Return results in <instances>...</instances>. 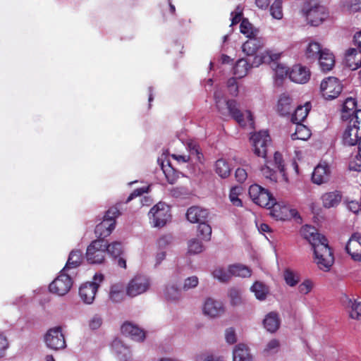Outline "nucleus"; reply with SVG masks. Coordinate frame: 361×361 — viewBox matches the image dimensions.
<instances>
[{
  "label": "nucleus",
  "mask_w": 361,
  "mask_h": 361,
  "mask_svg": "<svg viewBox=\"0 0 361 361\" xmlns=\"http://www.w3.org/2000/svg\"><path fill=\"white\" fill-rule=\"evenodd\" d=\"M295 124L296 126L295 133L291 134L292 140H307L311 135L310 130L305 125L302 123Z\"/></svg>",
  "instance_id": "nucleus-36"
},
{
  "label": "nucleus",
  "mask_w": 361,
  "mask_h": 361,
  "mask_svg": "<svg viewBox=\"0 0 361 361\" xmlns=\"http://www.w3.org/2000/svg\"><path fill=\"white\" fill-rule=\"evenodd\" d=\"M149 286V279L147 276L137 275L129 282L126 292L129 296L135 297L146 292Z\"/></svg>",
  "instance_id": "nucleus-12"
},
{
  "label": "nucleus",
  "mask_w": 361,
  "mask_h": 361,
  "mask_svg": "<svg viewBox=\"0 0 361 361\" xmlns=\"http://www.w3.org/2000/svg\"><path fill=\"white\" fill-rule=\"evenodd\" d=\"M279 342L276 339L271 340L267 345L264 351L269 353H274L278 351Z\"/></svg>",
  "instance_id": "nucleus-58"
},
{
  "label": "nucleus",
  "mask_w": 361,
  "mask_h": 361,
  "mask_svg": "<svg viewBox=\"0 0 361 361\" xmlns=\"http://www.w3.org/2000/svg\"><path fill=\"white\" fill-rule=\"evenodd\" d=\"M279 55L277 54L269 56L270 60L272 61L271 66L275 72V77L282 80L286 77L290 72L288 71V67L276 61Z\"/></svg>",
  "instance_id": "nucleus-28"
},
{
  "label": "nucleus",
  "mask_w": 361,
  "mask_h": 361,
  "mask_svg": "<svg viewBox=\"0 0 361 361\" xmlns=\"http://www.w3.org/2000/svg\"><path fill=\"white\" fill-rule=\"evenodd\" d=\"M346 63L352 70L361 66V51L356 48H350L345 54Z\"/></svg>",
  "instance_id": "nucleus-24"
},
{
  "label": "nucleus",
  "mask_w": 361,
  "mask_h": 361,
  "mask_svg": "<svg viewBox=\"0 0 361 361\" xmlns=\"http://www.w3.org/2000/svg\"><path fill=\"white\" fill-rule=\"evenodd\" d=\"M121 214L116 207L109 208L104 216L103 221L95 227L94 233L97 239H103L109 236L115 228L116 218Z\"/></svg>",
  "instance_id": "nucleus-3"
},
{
  "label": "nucleus",
  "mask_w": 361,
  "mask_h": 361,
  "mask_svg": "<svg viewBox=\"0 0 361 361\" xmlns=\"http://www.w3.org/2000/svg\"><path fill=\"white\" fill-rule=\"evenodd\" d=\"M235 176L237 181L243 183L247 179V173L245 169L238 168L235 171Z\"/></svg>",
  "instance_id": "nucleus-64"
},
{
  "label": "nucleus",
  "mask_w": 361,
  "mask_h": 361,
  "mask_svg": "<svg viewBox=\"0 0 361 361\" xmlns=\"http://www.w3.org/2000/svg\"><path fill=\"white\" fill-rule=\"evenodd\" d=\"M342 90L343 85L340 80L335 77H328L324 79L320 85V91L326 99L336 98Z\"/></svg>",
  "instance_id": "nucleus-10"
},
{
  "label": "nucleus",
  "mask_w": 361,
  "mask_h": 361,
  "mask_svg": "<svg viewBox=\"0 0 361 361\" xmlns=\"http://www.w3.org/2000/svg\"><path fill=\"white\" fill-rule=\"evenodd\" d=\"M203 312L210 317H219L224 312V305L221 301L209 298L204 302Z\"/></svg>",
  "instance_id": "nucleus-15"
},
{
  "label": "nucleus",
  "mask_w": 361,
  "mask_h": 361,
  "mask_svg": "<svg viewBox=\"0 0 361 361\" xmlns=\"http://www.w3.org/2000/svg\"><path fill=\"white\" fill-rule=\"evenodd\" d=\"M110 298L114 302H120L123 299V292L118 290L116 286H112L110 290Z\"/></svg>",
  "instance_id": "nucleus-56"
},
{
  "label": "nucleus",
  "mask_w": 361,
  "mask_h": 361,
  "mask_svg": "<svg viewBox=\"0 0 361 361\" xmlns=\"http://www.w3.org/2000/svg\"><path fill=\"white\" fill-rule=\"evenodd\" d=\"M82 259V252L79 250H72L69 255L68 261L63 267V271H70L80 266Z\"/></svg>",
  "instance_id": "nucleus-30"
},
{
  "label": "nucleus",
  "mask_w": 361,
  "mask_h": 361,
  "mask_svg": "<svg viewBox=\"0 0 361 361\" xmlns=\"http://www.w3.org/2000/svg\"><path fill=\"white\" fill-rule=\"evenodd\" d=\"M215 171L221 178H226L231 173V168L225 159H219L216 161Z\"/></svg>",
  "instance_id": "nucleus-38"
},
{
  "label": "nucleus",
  "mask_w": 361,
  "mask_h": 361,
  "mask_svg": "<svg viewBox=\"0 0 361 361\" xmlns=\"http://www.w3.org/2000/svg\"><path fill=\"white\" fill-rule=\"evenodd\" d=\"M230 302L233 306H238L243 303L241 291L236 288H231L228 291Z\"/></svg>",
  "instance_id": "nucleus-42"
},
{
  "label": "nucleus",
  "mask_w": 361,
  "mask_h": 361,
  "mask_svg": "<svg viewBox=\"0 0 361 361\" xmlns=\"http://www.w3.org/2000/svg\"><path fill=\"white\" fill-rule=\"evenodd\" d=\"M121 331L123 335L137 342L143 341L145 338V332L130 322H125L121 326Z\"/></svg>",
  "instance_id": "nucleus-14"
},
{
  "label": "nucleus",
  "mask_w": 361,
  "mask_h": 361,
  "mask_svg": "<svg viewBox=\"0 0 361 361\" xmlns=\"http://www.w3.org/2000/svg\"><path fill=\"white\" fill-rule=\"evenodd\" d=\"M148 187H142L140 188H137L133 190V192L128 196V197L126 200V203L130 202L133 198L140 196L142 194L148 192Z\"/></svg>",
  "instance_id": "nucleus-62"
},
{
  "label": "nucleus",
  "mask_w": 361,
  "mask_h": 361,
  "mask_svg": "<svg viewBox=\"0 0 361 361\" xmlns=\"http://www.w3.org/2000/svg\"><path fill=\"white\" fill-rule=\"evenodd\" d=\"M104 280L102 274H96L94 276V281L82 284L79 289V295L81 300L86 304H92L95 298L99 283Z\"/></svg>",
  "instance_id": "nucleus-6"
},
{
  "label": "nucleus",
  "mask_w": 361,
  "mask_h": 361,
  "mask_svg": "<svg viewBox=\"0 0 361 361\" xmlns=\"http://www.w3.org/2000/svg\"><path fill=\"white\" fill-rule=\"evenodd\" d=\"M165 295L170 300H178L180 297V290L175 285L168 286L165 290Z\"/></svg>",
  "instance_id": "nucleus-45"
},
{
  "label": "nucleus",
  "mask_w": 361,
  "mask_h": 361,
  "mask_svg": "<svg viewBox=\"0 0 361 361\" xmlns=\"http://www.w3.org/2000/svg\"><path fill=\"white\" fill-rule=\"evenodd\" d=\"M102 324V319L101 316L98 314H95L90 321V327L92 329H99Z\"/></svg>",
  "instance_id": "nucleus-63"
},
{
  "label": "nucleus",
  "mask_w": 361,
  "mask_h": 361,
  "mask_svg": "<svg viewBox=\"0 0 361 361\" xmlns=\"http://www.w3.org/2000/svg\"><path fill=\"white\" fill-rule=\"evenodd\" d=\"M47 347L54 350H59L66 347L64 335L61 326L49 329L44 336Z\"/></svg>",
  "instance_id": "nucleus-7"
},
{
  "label": "nucleus",
  "mask_w": 361,
  "mask_h": 361,
  "mask_svg": "<svg viewBox=\"0 0 361 361\" xmlns=\"http://www.w3.org/2000/svg\"><path fill=\"white\" fill-rule=\"evenodd\" d=\"M197 361H224V357L211 353H204L197 357Z\"/></svg>",
  "instance_id": "nucleus-52"
},
{
  "label": "nucleus",
  "mask_w": 361,
  "mask_h": 361,
  "mask_svg": "<svg viewBox=\"0 0 361 361\" xmlns=\"http://www.w3.org/2000/svg\"><path fill=\"white\" fill-rule=\"evenodd\" d=\"M148 216L154 227H162L171 218L169 207L164 202H159L151 208Z\"/></svg>",
  "instance_id": "nucleus-5"
},
{
  "label": "nucleus",
  "mask_w": 361,
  "mask_h": 361,
  "mask_svg": "<svg viewBox=\"0 0 361 361\" xmlns=\"http://www.w3.org/2000/svg\"><path fill=\"white\" fill-rule=\"evenodd\" d=\"M345 6L347 9L352 13H355L361 9L360 0H348L345 2Z\"/></svg>",
  "instance_id": "nucleus-55"
},
{
  "label": "nucleus",
  "mask_w": 361,
  "mask_h": 361,
  "mask_svg": "<svg viewBox=\"0 0 361 361\" xmlns=\"http://www.w3.org/2000/svg\"><path fill=\"white\" fill-rule=\"evenodd\" d=\"M63 269L61 271L60 274L50 283L49 290L58 295L62 296L66 295L71 290L73 281L71 274L66 273Z\"/></svg>",
  "instance_id": "nucleus-8"
},
{
  "label": "nucleus",
  "mask_w": 361,
  "mask_h": 361,
  "mask_svg": "<svg viewBox=\"0 0 361 361\" xmlns=\"http://www.w3.org/2000/svg\"><path fill=\"white\" fill-rule=\"evenodd\" d=\"M343 141L349 146L357 145V156L361 158V110L356 111L350 118L343 132Z\"/></svg>",
  "instance_id": "nucleus-2"
},
{
  "label": "nucleus",
  "mask_w": 361,
  "mask_h": 361,
  "mask_svg": "<svg viewBox=\"0 0 361 361\" xmlns=\"http://www.w3.org/2000/svg\"><path fill=\"white\" fill-rule=\"evenodd\" d=\"M274 161L275 166L279 169L280 173L284 176H285V167L283 164V160L281 154L278 152L274 153Z\"/></svg>",
  "instance_id": "nucleus-54"
},
{
  "label": "nucleus",
  "mask_w": 361,
  "mask_h": 361,
  "mask_svg": "<svg viewBox=\"0 0 361 361\" xmlns=\"http://www.w3.org/2000/svg\"><path fill=\"white\" fill-rule=\"evenodd\" d=\"M283 278L286 283L290 286H295L299 281L300 278L298 274L290 269H286L283 273Z\"/></svg>",
  "instance_id": "nucleus-44"
},
{
  "label": "nucleus",
  "mask_w": 361,
  "mask_h": 361,
  "mask_svg": "<svg viewBox=\"0 0 361 361\" xmlns=\"http://www.w3.org/2000/svg\"><path fill=\"white\" fill-rule=\"evenodd\" d=\"M292 110L293 106L291 98L286 94H281L277 104L278 113L281 116H285L289 115Z\"/></svg>",
  "instance_id": "nucleus-25"
},
{
  "label": "nucleus",
  "mask_w": 361,
  "mask_h": 361,
  "mask_svg": "<svg viewBox=\"0 0 361 361\" xmlns=\"http://www.w3.org/2000/svg\"><path fill=\"white\" fill-rule=\"evenodd\" d=\"M188 246V252L193 255L201 253L204 250L202 242L195 238L189 240Z\"/></svg>",
  "instance_id": "nucleus-46"
},
{
  "label": "nucleus",
  "mask_w": 361,
  "mask_h": 361,
  "mask_svg": "<svg viewBox=\"0 0 361 361\" xmlns=\"http://www.w3.org/2000/svg\"><path fill=\"white\" fill-rule=\"evenodd\" d=\"M350 302L351 303V311L350 312V317L355 319H361V302H357L355 301L353 302L350 300Z\"/></svg>",
  "instance_id": "nucleus-49"
},
{
  "label": "nucleus",
  "mask_w": 361,
  "mask_h": 361,
  "mask_svg": "<svg viewBox=\"0 0 361 361\" xmlns=\"http://www.w3.org/2000/svg\"><path fill=\"white\" fill-rule=\"evenodd\" d=\"M254 202L260 207L268 208L274 207L276 204V200L267 189H264L262 192H261Z\"/></svg>",
  "instance_id": "nucleus-31"
},
{
  "label": "nucleus",
  "mask_w": 361,
  "mask_h": 361,
  "mask_svg": "<svg viewBox=\"0 0 361 361\" xmlns=\"http://www.w3.org/2000/svg\"><path fill=\"white\" fill-rule=\"evenodd\" d=\"M238 195L237 189L234 188H231L229 194V199L231 202L234 206L242 207V201L238 198Z\"/></svg>",
  "instance_id": "nucleus-57"
},
{
  "label": "nucleus",
  "mask_w": 361,
  "mask_h": 361,
  "mask_svg": "<svg viewBox=\"0 0 361 361\" xmlns=\"http://www.w3.org/2000/svg\"><path fill=\"white\" fill-rule=\"evenodd\" d=\"M212 235V228L206 221L201 222L197 226V235L202 240H209Z\"/></svg>",
  "instance_id": "nucleus-40"
},
{
  "label": "nucleus",
  "mask_w": 361,
  "mask_h": 361,
  "mask_svg": "<svg viewBox=\"0 0 361 361\" xmlns=\"http://www.w3.org/2000/svg\"><path fill=\"white\" fill-rule=\"evenodd\" d=\"M225 338L226 342L229 344H233L236 342V336L235 330L233 328L226 329Z\"/></svg>",
  "instance_id": "nucleus-60"
},
{
  "label": "nucleus",
  "mask_w": 361,
  "mask_h": 361,
  "mask_svg": "<svg viewBox=\"0 0 361 361\" xmlns=\"http://www.w3.org/2000/svg\"><path fill=\"white\" fill-rule=\"evenodd\" d=\"M357 108V102L355 99L352 97H348L345 99L343 104V110H342V119L343 120H350V118L355 114L356 111L358 109Z\"/></svg>",
  "instance_id": "nucleus-27"
},
{
  "label": "nucleus",
  "mask_w": 361,
  "mask_h": 361,
  "mask_svg": "<svg viewBox=\"0 0 361 361\" xmlns=\"http://www.w3.org/2000/svg\"><path fill=\"white\" fill-rule=\"evenodd\" d=\"M243 44V51L247 56H254L257 51L264 45V39L257 36L248 37Z\"/></svg>",
  "instance_id": "nucleus-18"
},
{
  "label": "nucleus",
  "mask_w": 361,
  "mask_h": 361,
  "mask_svg": "<svg viewBox=\"0 0 361 361\" xmlns=\"http://www.w3.org/2000/svg\"><path fill=\"white\" fill-rule=\"evenodd\" d=\"M199 283V279L196 276L188 277L185 279L183 290L187 291L190 289L195 288Z\"/></svg>",
  "instance_id": "nucleus-50"
},
{
  "label": "nucleus",
  "mask_w": 361,
  "mask_h": 361,
  "mask_svg": "<svg viewBox=\"0 0 361 361\" xmlns=\"http://www.w3.org/2000/svg\"><path fill=\"white\" fill-rule=\"evenodd\" d=\"M282 4V0H275L270 6V13L274 18L280 20L283 18Z\"/></svg>",
  "instance_id": "nucleus-41"
},
{
  "label": "nucleus",
  "mask_w": 361,
  "mask_h": 361,
  "mask_svg": "<svg viewBox=\"0 0 361 361\" xmlns=\"http://www.w3.org/2000/svg\"><path fill=\"white\" fill-rule=\"evenodd\" d=\"M290 79L296 83H306L310 78V71L299 64L295 65L289 73Z\"/></svg>",
  "instance_id": "nucleus-16"
},
{
  "label": "nucleus",
  "mask_w": 361,
  "mask_h": 361,
  "mask_svg": "<svg viewBox=\"0 0 361 361\" xmlns=\"http://www.w3.org/2000/svg\"><path fill=\"white\" fill-rule=\"evenodd\" d=\"M345 250L355 261L358 257H360L361 235L359 233H355L350 236L345 245Z\"/></svg>",
  "instance_id": "nucleus-17"
},
{
  "label": "nucleus",
  "mask_w": 361,
  "mask_h": 361,
  "mask_svg": "<svg viewBox=\"0 0 361 361\" xmlns=\"http://www.w3.org/2000/svg\"><path fill=\"white\" fill-rule=\"evenodd\" d=\"M301 233L311 245L319 268L325 271H329L334 262V257L327 239L312 226L303 227Z\"/></svg>",
  "instance_id": "nucleus-1"
},
{
  "label": "nucleus",
  "mask_w": 361,
  "mask_h": 361,
  "mask_svg": "<svg viewBox=\"0 0 361 361\" xmlns=\"http://www.w3.org/2000/svg\"><path fill=\"white\" fill-rule=\"evenodd\" d=\"M323 50L319 43L312 42L306 49L305 56L310 61H317Z\"/></svg>",
  "instance_id": "nucleus-32"
},
{
  "label": "nucleus",
  "mask_w": 361,
  "mask_h": 361,
  "mask_svg": "<svg viewBox=\"0 0 361 361\" xmlns=\"http://www.w3.org/2000/svg\"><path fill=\"white\" fill-rule=\"evenodd\" d=\"M240 32L247 37L257 36L259 30L253 27L247 18H243L240 25Z\"/></svg>",
  "instance_id": "nucleus-39"
},
{
  "label": "nucleus",
  "mask_w": 361,
  "mask_h": 361,
  "mask_svg": "<svg viewBox=\"0 0 361 361\" xmlns=\"http://www.w3.org/2000/svg\"><path fill=\"white\" fill-rule=\"evenodd\" d=\"M256 298L259 300H264L269 293V288L262 282L256 281L250 288Z\"/></svg>",
  "instance_id": "nucleus-34"
},
{
  "label": "nucleus",
  "mask_w": 361,
  "mask_h": 361,
  "mask_svg": "<svg viewBox=\"0 0 361 361\" xmlns=\"http://www.w3.org/2000/svg\"><path fill=\"white\" fill-rule=\"evenodd\" d=\"M228 271L232 276L238 277H250L252 271L250 269L243 264H236L228 267Z\"/></svg>",
  "instance_id": "nucleus-33"
},
{
  "label": "nucleus",
  "mask_w": 361,
  "mask_h": 361,
  "mask_svg": "<svg viewBox=\"0 0 361 361\" xmlns=\"http://www.w3.org/2000/svg\"><path fill=\"white\" fill-rule=\"evenodd\" d=\"M331 173L329 165L326 162L320 163L314 169L312 174V181L319 185L326 183L330 180Z\"/></svg>",
  "instance_id": "nucleus-13"
},
{
  "label": "nucleus",
  "mask_w": 361,
  "mask_h": 361,
  "mask_svg": "<svg viewBox=\"0 0 361 361\" xmlns=\"http://www.w3.org/2000/svg\"><path fill=\"white\" fill-rule=\"evenodd\" d=\"M270 55L269 56H255L252 61H250V66L251 68L252 67H258L262 63H264L268 61V59Z\"/></svg>",
  "instance_id": "nucleus-59"
},
{
  "label": "nucleus",
  "mask_w": 361,
  "mask_h": 361,
  "mask_svg": "<svg viewBox=\"0 0 361 361\" xmlns=\"http://www.w3.org/2000/svg\"><path fill=\"white\" fill-rule=\"evenodd\" d=\"M212 276L221 282H227L232 276L228 270L226 271L221 267L215 269L212 272Z\"/></svg>",
  "instance_id": "nucleus-43"
},
{
  "label": "nucleus",
  "mask_w": 361,
  "mask_h": 361,
  "mask_svg": "<svg viewBox=\"0 0 361 361\" xmlns=\"http://www.w3.org/2000/svg\"><path fill=\"white\" fill-rule=\"evenodd\" d=\"M309 111V103H306L305 106H298L291 116V121L293 123H301L307 116Z\"/></svg>",
  "instance_id": "nucleus-35"
},
{
  "label": "nucleus",
  "mask_w": 361,
  "mask_h": 361,
  "mask_svg": "<svg viewBox=\"0 0 361 361\" xmlns=\"http://www.w3.org/2000/svg\"><path fill=\"white\" fill-rule=\"evenodd\" d=\"M261 171L262 176L264 177L266 180H267L269 183L274 184L277 181V175L275 171L271 169L269 166L265 165L262 167Z\"/></svg>",
  "instance_id": "nucleus-47"
},
{
  "label": "nucleus",
  "mask_w": 361,
  "mask_h": 361,
  "mask_svg": "<svg viewBox=\"0 0 361 361\" xmlns=\"http://www.w3.org/2000/svg\"><path fill=\"white\" fill-rule=\"evenodd\" d=\"M209 215V212L206 209L200 207H191L186 213L187 219L191 223L200 224L206 221Z\"/></svg>",
  "instance_id": "nucleus-19"
},
{
  "label": "nucleus",
  "mask_w": 361,
  "mask_h": 361,
  "mask_svg": "<svg viewBox=\"0 0 361 361\" xmlns=\"http://www.w3.org/2000/svg\"><path fill=\"white\" fill-rule=\"evenodd\" d=\"M312 288V283L309 280L305 281L298 286L299 292L304 295L309 293L311 291Z\"/></svg>",
  "instance_id": "nucleus-61"
},
{
  "label": "nucleus",
  "mask_w": 361,
  "mask_h": 361,
  "mask_svg": "<svg viewBox=\"0 0 361 361\" xmlns=\"http://www.w3.org/2000/svg\"><path fill=\"white\" fill-rule=\"evenodd\" d=\"M254 152L258 157L266 158L267 146L271 142V138L267 131L262 130L255 133L251 137Z\"/></svg>",
  "instance_id": "nucleus-11"
},
{
  "label": "nucleus",
  "mask_w": 361,
  "mask_h": 361,
  "mask_svg": "<svg viewBox=\"0 0 361 361\" xmlns=\"http://www.w3.org/2000/svg\"><path fill=\"white\" fill-rule=\"evenodd\" d=\"M262 324L267 331L270 333L276 332L281 324L279 314L276 312L268 313L263 319Z\"/></svg>",
  "instance_id": "nucleus-23"
},
{
  "label": "nucleus",
  "mask_w": 361,
  "mask_h": 361,
  "mask_svg": "<svg viewBox=\"0 0 361 361\" xmlns=\"http://www.w3.org/2000/svg\"><path fill=\"white\" fill-rule=\"evenodd\" d=\"M225 106L226 109V116H231L240 125H245L244 116L239 109V104L235 99H228Z\"/></svg>",
  "instance_id": "nucleus-21"
},
{
  "label": "nucleus",
  "mask_w": 361,
  "mask_h": 361,
  "mask_svg": "<svg viewBox=\"0 0 361 361\" xmlns=\"http://www.w3.org/2000/svg\"><path fill=\"white\" fill-rule=\"evenodd\" d=\"M233 361H252L248 348L244 344L237 345L233 351Z\"/></svg>",
  "instance_id": "nucleus-26"
},
{
  "label": "nucleus",
  "mask_w": 361,
  "mask_h": 361,
  "mask_svg": "<svg viewBox=\"0 0 361 361\" xmlns=\"http://www.w3.org/2000/svg\"><path fill=\"white\" fill-rule=\"evenodd\" d=\"M106 252L114 258H116L120 256L122 252V245L119 242H114L111 244L106 243Z\"/></svg>",
  "instance_id": "nucleus-48"
},
{
  "label": "nucleus",
  "mask_w": 361,
  "mask_h": 361,
  "mask_svg": "<svg viewBox=\"0 0 361 361\" xmlns=\"http://www.w3.org/2000/svg\"><path fill=\"white\" fill-rule=\"evenodd\" d=\"M227 88L231 96H237L238 94V85L235 78H231L227 81Z\"/></svg>",
  "instance_id": "nucleus-53"
},
{
  "label": "nucleus",
  "mask_w": 361,
  "mask_h": 361,
  "mask_svg": "<svg viewBox=\"0 0 361 361\" xmlns=\"http://www.w3.org/2000/svg\"><path fill=\"white\" fill-rule=\"evenodd\" d=\"M342 197V193L339 190L325 192L321 197L322 205L326 209L336 207L341 203Z\"/></svg>",
  "instance_id": "nucleus-20"
},
{
  "label": "nucleus",
  "mask_w": 361,
  "mask_h": 361,
  "mask_svg": "<svg viewBox=\"0 0 361 361\" xmlns=\"http://www.w3.org/2000/svg\"><path fill=\"white\" fill-rule=\"evenodd\" d=\"M250 68V60L243 58L240 59L237 61L233 67V74L236 77L241 78L247 75Z\"/></svg>",
  "instance_id": "nucleus-29"
},
{
  "label": "nucleus",
  "mask_w": 361,
  "mask_h": 361,
  "mask_svg": "<svg viewBox=\"0 0 361 361\" xmlns=\"http://www.w3.org/2000/svg\"><path fill=\"white\" fill-rule=\"evenodd\" d=\"M265 188L261 187L259 185L257 184H254L250 186L249 195L253 202H255L257 200V198L259 196L261 192H262V191Z\"/></svg>",
  "instance_id": "nucleus-51"
},
{
  "label": "nucleus",
  "mask_w": 361,
  "mask_h": 361,
  "mask_svg": "<svg viewBox=\"0 0 361 361\" xmlns=\"http://www.w3.org/2000/svg\"><path fill=\"white\" fill-rule=\"evenodd\" d=\"M106 241L103 239L93 240L87 247L85 257L88 263L99 264L104 262L106 253Z\"/></svg>",
  "instance_id": "nucleus-4"
},
{
  "label": "nucleus",
  "mask_w": 361,
  "mask_h": 361,
  "mask_svg": "<svg viewBox=\"0 0 361 361\" xmlns=\"http://www.w3.org/2000/svg\"><path fill=\"white\" fill-rule=\"evenodd\" d=\"M214 99L215 101L216 107L221 116L226 115V105L227 100L225 99L224 94L220 90H216L214 93Z\"/></svg>",
  "instance_id": "nucleus-37"
},
{
  "label": "nucleus",
  "mask_w": 361,
  "mask_h": 361,
  "mask_svg": "<svg viewBox=\"0 0 361 361\" xmlns=\"http://www.w3.org/2000/svg\"><path fill=\"white\" fill-rule=\"evenodd\" d=\"M307 20L312 26H318L328 18V12L324 6L315 4L307 5L303 8Z\"/></svg>",
  "instance_id": "nucleus-9"
},
{
  "label": "nucleus",
  "mask_w": 361,
  "mask_h": 361,
  "mask_svg": "<svg viewBox=\"0 0 361 361\" xmlns=\"http://www.w3.org/2000/svg\"><path fill=\"white\" fill-rule=\"evenodd\" d=\"M317 61L321 71L324 73L330 71L335 64L334 55L328 49H324Z\"/></svg>",
  "instance_id": "nucleus-22"
}]
</instances>
